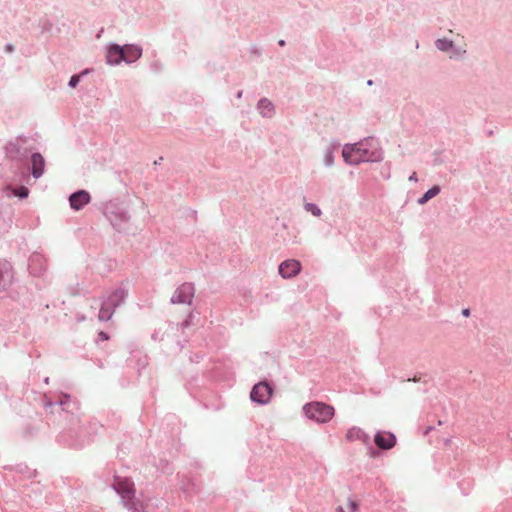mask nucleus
<instances>
[{"label": "nucleus", "mask_w": 512, "mask_h": 512, "mask_svg": "<svg viewBox=\"0 0 512 512\" xmlns=\"http://www.w3.org/2000/svg\"><path fill=\"white\" fill-rule=\"evenodd\" d=\"M303 411L309 419L317 423H327L335 414V410L332 406L322 402L307 403L304 405Z\"/></svg>", "instance_id": "1"}, {"label": "nucleus", "mask_w": 512, "mask_h": 512, "mask_svg": "<svg viewBox=\"0 0 512 512\" xmlns=\"http://www.w3.org/2000/svg\"><path fill=\"white\" fill-rule=\"evenodd\" d=\"M342 156L345 162L351 165L380 159V155L373 157L366 149L362 148L361 144L345 145L342 150Z\"/></svg>", "instance_id": "2"}, {"label": "nucleus", "mask_w": 512, "mask_h": 512, "mask_svg": "<svg viewBox=\"0 0 512 512\" xmlns=\"http://www.w3.org/2000/svg\"><path fill=\"white\" fill-rule=\"evenodd\" d=\"M272 396V388L267 382H259L250 393L252 401L258 404H267Z\"/></svg>", "instance_id": "3"}, {"label": "nucleus", "mask_w": 512, "mask_h": 512, "mask_svg": "<svg viewBox=\"0 0 512 512\" xmlns=\"http://www.w3.org/2000/svg\"><path fill=\"white\" fill-rule=\"evenodd\" d=\"M113 487L125 500H131L134 497V484L127 477L115 476Z\"/></svg>", "instance_id": "4"}, {"label": "nucleus", "mask_w": 512, "mask_h": 512, "mask_svg": "<svg viewBox=\"0 0 512 512\" xmlns=\"http://www.w3.org/2000/svg\"><path fill=\"white\" fill-rule=\"evenodd\" d=\"M194 295V287L190 283L182 284L174 293L172 301L179 304H190Z\"/></svg>", "instance_id": "5"}, {"label": "nucleus", "mask_w": 512, "mask_h": 512, "mask_svg": "<svg viewBox=\"0 0 512 512\" xmlns=\"http://www.w3.org/2000/svg\"><path fill=\"white\" fill-rule=\"evenodd\" d=\"M301 270L299 261L290 259L282 262L279 266V274L283 278H291L296 276Z\"/></svg>", "instance_id": "6"}, {"label": "nucleus", "mask_w": 512, "mask_h": 512, "mask_svg": "<svg viewBox=\"0 0 512 512\" xmlns=\"http://www.w3.org/2000/svg\"><path fill=\"white\" fill-rule=\"evenodd\" d=\"M90 194L85 190L73 193L69 197V203L72 209L78 211L90 202Z\"/></svg>", "instance_id": "7"}, {"label": "nucleus", "mask_w": 512, "mask_h": 512, "mask_svg": "<svg viewBox=\"0 0 512 512\" xmlns=\"http://www.w3.org/2000/svg\"><path fill=\"white\" fill-rule=\"evenodd\" d=\"M375 444L384 450L391 449L396 444V437L391 432H379L374 437Z\"/></svg>", "instance_id": "8"}, {"label": "nucleus", "mask_w": 512, "mask_h": 512, "mask_svg": "<svg viewBox=\"0 0 512 512\" xmlns=\"http://www.w3.org/2000/svg\"><path fill=\"white\" fill-rule=\"evenodd\" d=\"M122 51L123 61L127 63L136 61L142 54L141 49L135 45H125L122 47Z\"/></svg>", "instance_id": "9"}, {"label": "nucleus", "mask_w": 512, "mask_h": 512, "mask_svg": "<svg viewBox=\"0 0 512 512\" xmlns=\"http://www.w3.org/2000/svg\"><path fill=\"white\" fill-rule=\"evenodd\" d=\"M32 174L35 178H39L44 172L45 160L39 153L31 156Z\"/></svg>", "instance_id": "10"}, {"label": "nucleus", "mask_w": 512, "mask_h": 512, "mask_svg": "<svg viewBox=\"0 0 512 512\" xmlns=\"http://www.w3.org/2000/svg\"><path fill=\"white\" fill-rule=\"evenodd\" d=\"M12 279L11 265L4 261L0 262V287L5 288Z\"/></svg>", "instance_id": "11"}, {"label": "nucleus", "mask_w": 512, "mask_h": 512, "mask_svg": "<svg viewBox=\"0 0 512 512\" xmlns=\"http://www.w3.org/2000/svg\"><path fill=\"white\" fill-rule=\"evenodd\" d=\"M123 61V51L122 47L119 45H111L107 52V62L109 64H119Z\"/></svg>", "instance_id": "12"}, {"label": "nucleus", "mask_w": 512, "mask_h": 512, "mask_svg": "<svg viewBox=\"0 0 512 512\" xmlns=\"http://www.w3.org/2000/svg\"><path fill=\"white\" fill-rule=\"evenodd\" d=\"M123 297L124 292L122 290H115L109 295L105 303L115 308L122 301Z\"/></svg>", "instance_id": "13"}, {"label": "nucleus", "mask_w": 512, "mask_h": 512, "mask_svg": "<svg viewBox=\"0 0 512 512\" xmlns=\"http://www.w3.org/2000/svg\"><path fill=\"white\" fill-rule=\"evenodd\" d=\"M113 307L108 305L107 303H103L99 310L98 318L101 321L109 320L113 315Z\"/></svg>", "instance_id": "14"}, {"label": "nucleus", "mask_w": 512, "mask_h": 512, "mask_svg": "<svg viewBox=\"0 0 512 512\" xmlns=\"http://www.w3.org/2000/svg\"><path fill=\"white\" fill-rule=\"evenodd\" d=\"M440 192V187L439 186H433L431 189H429L419 200H418V203L419 204H425L426 202H428L430 199H432L433 197H435L436 195H438Z\"/></svg>", "instance_id": "15"}, {"label": "nucleus", "mask_w": 512, "mask_h": 512, "mask_svg": "<svg viewBox=\"0 0 512 512\" xmlns=\"http://www.w3.org/2000/svg\"><path fill=\"white\" fill-rule=\"evenodd\" d=\"M258 108L263 116H270L272 112V104L267 99H262L258 103Z\"/></svg>", "instance_id": "16"}, {"label": "nucleus", "mask_w": 512, "mask_h": 512, "mask_svg": "<svg viewBox=\"0 0 512 512\" xmlns=\"http://www.w3.org/2000/svg\"><path fill=\"white\" fill-rule=\"evenodd\" d=\"M358 509H359V506L355 501H353L351 499H347L345 507L339 506L336 509V512H357Z\"/></svg>", "instance_id": "17"}, {"label": "nucleus", "mask_w": 512, "mask_h": 512, "mask_svg": "<svg viewBox=\"0 0 512 512\" xmlns=\"http://www.w3.org/2000/svg\"><path fill=\"white\" fill-rule=\"evenodd\" d=\"M304 208L307 212H310L312 215L316 217H319L322 214L321 209L313 203H306L304 205Z\"/></svg>", "instance_id": "18"}, {"label": "nucleus", "mask_w": 512, "mask_h": 512, "mask_svg": "<svg viewBox=\"0 0 512 512\" xmlns=\"http://www.w3.org/2000/svg\"><path fill=\"white\" fill-rule=\"evenodd\" d=\"M436 46L438 47V49L440 50H443V51H448L449 48H452L453 46V42L452 41H448L446 39H440L436 42Z\"/></svg>", "instance_id": "19"}, {"label": "nucleus", "mask_w": 512, "mask_h": 512, "mask_svg": "<svg viewBox=\"0 0 512 512\" xmlns=\"http://www.w3.org/2000/svg\"><path fill=\"white\" fill-rule=\"evenodd\" d=\"M15 195L20 197V198H25L28 196V189L26 187H21L17 190L14 191Z\"/></svg>", "instance_id": "20"}, {"label": "nucleus", "mask_w": 512, "mask_h": 512, "mask_svg": "<svg viewBox=\"0 0 512 512\" xmlns=\"http://www.w3.org/2000/svg\"><path fill=\"white\" fill-rule=\"evenodd\" d=\"M80 81V76L79 75H73L69 81V85L73 88H75L78 83Z\"/></svg>", "instance_id": "21"}, {"label": "nucleus", "mask_w": 512, "mask_h": 512, "mask_svg": "<svg viewBox=\"0 0 512 512\" xmlns=\"http://www.w3.org/2000/svg\"><path fill=\"white\" fill-rule=\"evenodd\" d=\"M359 434V430L353 428V429H350L348 432H347V438L348 439H352L354 435H358Z\"/></svg>", "instance_id": "22"}, {"label": "nucleus", "mask_w": 512, "mask_h": 512, "mask_svg": "<svg viewBox=\"0 0 512 512\" xmlns=\"http://www.w3.org/2000/svg\"><path fill=\"white\" fill-rule=\"evenodd\" d=\"M99 337H100V339H101L102 341H106V340H108V339H109L108 335H107L106 333H104V332H100V333H99Z\"/></svg>", "instance_id": "23"}, {"label": "nucleus", "mask_w": 512, "mask_h": 512, "mask_svg": "<svg viewBox=\"0 0 512 512\" xmlns=\"http://www.w3.org/2000/svg\"><path fill=\"white\" fill-rule=\"evenodd\" d=\"M462 314L465 316V317H468L470 315V310L469 309H464L462 310Z\"/></svg>", "instance_id": "24"}, {"label": "nucleus", "mask_w": 512, "mask_h": 512, "mask_svg": "<svg viewBox=\"0 0 512 512\" xmlns=\"http://www.w3.org/2000/svg\"><path fill=\"white\" fill-rule=\"evenodd\" d=\"M409 179H410V180H415V181H416V180H417V178H416V173H413V174H412V176H410V178H409Z\"/></svg>", "instance_id": "25"}, {"label": "nucleus", "mask_w": 512, "mask_h": 512, "mask_svg": "<svg viewBox=\"0 0 512 512\" xmlns=\"http://www.w3.org/2000/svg\"><path fill=\"white\" fill-rule=\"evenodd\" d=\"M279 45H280V46H284V45H285V42H284L283 40H280V41H279Z\"/></svg>", "instance_id": "26"}]
</instances>
